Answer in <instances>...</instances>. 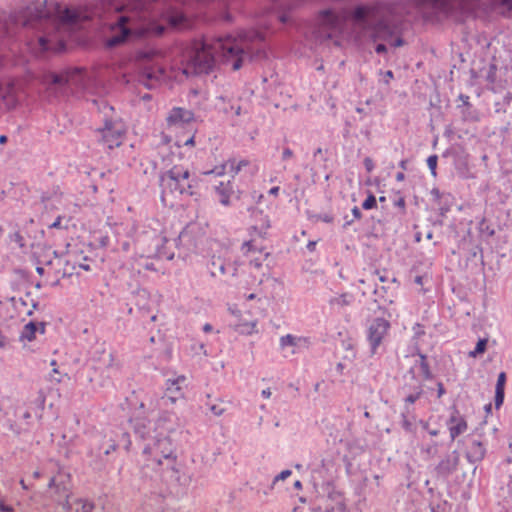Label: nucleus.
<instances>
[{
  "label": "nucleus",
  "instance_id": "26",
  "mask_svg": "<svg viewBox=\"0 0 512 512\" xmlns=\"http://www.w3.org/2000/svg\"><path fill=\"white\" fill-rule=\"evenodd\" d=\"M486 347H487V339H480L477 344H476V347L473 351H471L469 353V355L471 357H476L478 356L479 354H482L485 352L486 350Z\"/></svg>",
  "mask_w": 512,
  "mask_h": 512
},
{
  "label": "nucleus",
  "instance_id": "22",
  "mask_svg": "<svg viewBox=\"0 0 512 512\" xmlns=\"http://www.w3.org/2000/svg\"><path fill=\"white\" fill-rule=\"evenodd\" d=\"M505 383H506V374L504 372H501L498 375L496 388H495V406H496V408H499L503 404Z\"/></svg>",
  "mask_w": 512,
  "mask_h": 512
},
{
  "label": "nucleus",
  "instance_id": "19",
  "mask_svg": "<svg viewBox=\"0 0 512 512\" xmlns=\"http://www.w3.org/2000/svg\"><path fill=\"white\" fill-rule=\"evenodd\" d=\"M215 192L219 198V202L224 206H228L230 204V198L234 193L232 182L221 181L217 186H215Z\"/></svg>",
  "mask_w": 512,
  "mask_h": 512
},
{
  "label": "nucleus",
  "instance_id": "14",
  "mask_svg": "<svg viewBox=\"0 0 512 512\" xmlns=\"http://www.w3.org/2000/svg\"><path fill=\"white\" fill-rule=\"evenodd\" d=\"M193 120L194 114L192 111L175 107L170 111L167 117V124L169 127L182 128L189 125Z\"/></svg>",
  "mask_w": 512,
  "mask_h": 512
},
{
  "label": "nucleus",
  "instance_id": "48",
  "mask_svg": "<svg viewBox=\"0 0 512 512\" xmlns=\"http://www.w3.org/2000/svg\"><path fill=\"white\" fill-rule=\"evenodd\" d=\"M404 178H405V176H404V174H403L402 172H400V173H398V174L396 175V180H397V181H403V180H404Z\"/></svg>",
  "mask_w": 512,
  "mask_h": 512
},
{
  "label": "nucleus",
  "instance_id": "6",
  "mask_svg": "<svg viewBox=\"0 0 512 512\" xmlns=\"http://www.w3.org/2000/svg\"><path fill=\"white\" fill-rule=\"evenodd\" d=\"M385 10H387V7L382 3L359 5L354 8L351 14L349 13V18L352 19L356 26L368 29L372 24L380 20Z\"/></svg>",
  "mask_w": 512,
  "mask_h": 512
},
{
  "label": "nucleus",
  "instance_id": "55",
  "mask_svg": "<svg viewBox=\"0 0 512 512\" xmlns=\"http://www.w3.org/2000/svg\"><path fill=\"white\" fill-rule=\"evenodd\" d=\"M255 297H256L255 294L251 293V294L246 296V299L247 300H253V299H255Z\"/></svg>",
  "mask_w": 512,
  "mask_h": 512
},
{
  "label": "nucleus",
  "instance_id": "60",
  "mask_svg": "<svg viewBox=\"0 0 512 512\" xmlns=\"http://www.w3.org/2000/svg\"><path fill=\"white\" fill-rule=\"evenodd\" d=\"M33 476H34V478H39L40 477V472L39 471H35Z\"/></svg>",
  "mask_w": 512,
  "mask_h": 512
},
{
  "label": "nucleus",
  "instance_id": "23",
  "mask_svg": "<svg viewBox=\"0 0 512 512\" xmlns=\"http://www.w3.org/2000/svg\"><path fill=\"white\" fill-rule=\"evenodd\" d=\"M353 302V296L350 293H343L332 297L329 300V304L332 307H345L351 305Z\"/></svg>",
  "mask_w": 512,
  "mask_h": 512
},
{
  "label": "nucleus",
  "instance_id": "15",
  "mask_svg": "<svg viewBox=\"0 0 512 512\" xmlns=\"http://www.w3.org/2000/svg\"><path fill=\"white\" fill-rule=\"evenodd\" d=\"M186 381V377L181 375L175 379L167 380L166 387V396L162 398V400H169L172 404L176 402L177 399L183 397L182 392V384Z\"/></svg>",
  "mask_w": 512,
  "mask_h": 512
},
{
  "label": "nucleus",
  "instance_id": "58",
  "mask_svg": "<svg viewBox=\"0 0 512 512\" xmlns=\"http://www.w3.org/2000/svg\"><path fill=\"white\" fill-rule=\"evenodd\" d=\"M5 66L4 58H0V69Z\"/></svg>",
  "mask_w": 512,
  "mask_h": 512
},
{
  "label": "nucleus",
  "instance_id": "49",
  "mask_svg": "<svg viewBox=\"0 0 512 512\" xmlns=\"http://www.w3.org/2000/svg\"><path fill=\"white\" fill-rule=\"evenodd\" d=\"M203 330L205 332H210V331H212V326L207 323V324L204 325Z\"/></svg>",
  "mask_w": 512,
  "mask_h": 512
},
{
  "label": "nucleus",
  "instance_id": "12",
  "mask_svg": "<svg viewBox=\"0 0 512 512\" xmlns=\"http://www.w3.org/2000/svg\"><path fill=\"white\" fill-rule=\"evenodd\" d=\"M242 252L249 258L250 264L256 268L261 267L269 255L264 251L263 246L258 244L256 240L244 242L242 245Z\"/></svg>",
  "mask_w": 512,
  "mask_h": 512
},
{
  "label": "nucleus",
  "instance_id": "17",
  "mask_svg": "<svg viewBox=\"0 0 512 512\" xmlns=\"http://www.w3.org/2000/svg\"><path fill=\"white\" fill-rule=\"evenodd\" d=\"M72 74L73 73L69 71L60 74L47 73L43 76L42 82L48 86V89H52V87H63L69 83Z\"/></svg>",
  "mask_w": 512,
  "mask_h": 512
},
{
  "label": "nucleus",
  "instance_id": "31",
  "mask_svg": "<svg viewBox=\"0 0 512 512\" xmlns=\"http://www.w3.org/2000/svg\"><path fill=\"white\" fill-rule=\"evenodd\" d=\"M184 20V16L182 13H175L174 15H170L169 18H168V22L172 25V26H179L182 24Z\"/></svg>",
  "mask_w": 512,
  "mask_h": 512
},
{
  "label": "nucleus",
  "instance_id": "20",
  "mask_svg": "<svg viewBox=\"0 0 512 512\" xmlns=\"http://www.w3.org/2000/svg\"><path fill=\"white\" fill-rule=\"evenodd\" d=\"M0 100L7 107H12L16 103V91L12 82L0 83Z\"/></svg>",
  "mask_w": 512,
  "mask_h": 512
},
{
  "label": "nucleus",
  "instance_id": "41",
  "mask_svg": "<svg viewBox=\"0 0 512 512\" xmlns=\"http://www.w3.org/2000/svg\"><path fill=\"white\" fill-rule=\"evenodd\" d=\"M375 51L379 54L384 53L386 52V46L384 44H378L375 48Z\"/></svg>",
  "mask_w": 512,
  "mask_h": 512
},
{
  "label": "nucleus",
  "instance_id": "62",
  "mask_svg": "<svg viewBox=\"0 0 512 512\" xmlns=\"http://www.w3.org/2000/svg\"><path fill=\"white\" fill-rule=\"evenodd\" d=\"M20 484H21V486H22L24 489H27V486H26V484H25L24 480H21V481H20Z\"/></svg>",
  "mask_w": 512,
  "mask_h": 512
},
{
  "label": "nucleus",
  "instance_id": "50",
  "mask_svg": "<svg viewBox=\"0 0 512 512\" xmlns=\"http://www.w3.org/2000/svg\"><path fill=\"white\" fill-rule=\"evenodd\" d=\"M428 433L431 435V436H437L439 434V431L437 429H433V430H428Z\"/></svg>",
  "mask_w": 512,
  "mask_h": 512
},
{
  "label": "nucleus",
  "instance_id": "29",
  "mask_svg": "<svg viewBox=\"0 0 512 512\" xmlns=\"http://www.w3.org/2000/svg\"><path fill=\"white\" fill-rule=\"evenodd\" d=\"M437 162H438V157L437 155H431L428 157L427 159V165H428V168L430 169L431 171V174L433 176H436L437 172H436V169H437Z\"/></svg>",
  "mask_w": 512,
  "mask_h": 512
},
{
  "label": "nucleus",
  "instance_id": "33",
  "mask_svg": "<svg viewBox=\"0 0 512 512\" xmlns=\"http://www.w3.org/2000/svg\"><path fill=\"white\" fill-rule=\"evenodd\" d=\"M421 394H422L421 390H419L413 394H410L405 398V402L408 404H413L420 398Z\"/></svg>",
  "mask_w": 512,
  "mask_h": 512
},
{
  "label": "nucleus",
  "instance_id": "13",
  "mask_svg": "<svg viewBox=\"0 0 512 512\" xmlns=\"http://www.w3.org/2000/svg\"><path fill=\"white\" fill-rule=\"evenodd\" d=\"M231 314L237 319V322L233 325V329L241 335H252L258 333L257 325L258 320H246L243 319L242 313L236 308H229Z\"/></svg>",
  "mask_w": 512,
  "mask_h": 512
},
{
  "label": "nucleus",
  "instance_id": "27",
  "mask_svg": "<svg viewBox=\"0 0 512 512\" xmlns=\"http://www.w3.org/2000/svg\"><path fill=\"white\" fill-rule=\"evenodd\" d=\"M226 172H228L227 161L219 166H215L211 171L205 172V174H215L217 176H223Z\"/></svg>",
  "mask_w": 512,
  "mask_h": 512
},
{
  "label": "nucleus",
  "instance_id": "46",
  "mask_svg": "<svg viewBox=\"0 0 512 512\" xmlns=\"http://www.w3.org/2000/svg\"><path fill=\"white\" fill-rule=\"evenodd\" d=\"M0 509L3 511V512H13L12 508L11 507H8V506H5L3 504H0Z\"/></svg>",
  "mask_w": 512,
  "mask_h": 512
},
{
  "label": "nucleus",
  "instance_id": "47",
  "mask_svg": "<svg viewBox=\"0 0 512 512\" xmlns=\"http://www.w3.org/2000/svg\"><path fill=\"white\" fill-rule=\"evenodd\" d=\"M397 206L401 207V208H404L405 207V200L403 198H400L398 201H397Z\"/></svg>",
  "mask_w": 512,
  "mask_h": 512
},
{
  "label": "nucleus",
  "instance_id": "40",
  "mask_svg": "<svg viewBox=\"0 0 512 512\" xmlns=\"http://www.w3.org/2000/svg\"><path fill=\"white\" fill-rule=\"evenodd\" d=\"M498 3L507 9H512V0H498Z\"/></svg>",
  "mask_w": 512,
  "mask_h": 512
},
{
  "label": "nucleus",
  "instance_id": "11",
  "mask_svg": "<svg viewBox=\"0 0 512 512\" xmlns=\"http://www.w3.org/2000/svg\"><path fill=\"white\" fill-rule=\"evenodd\" d=\"M70 482V474L62 469H59L57 474L54 477H52L49 481V487L55 488L56 491L61 495V497L64 498L63 506L67 509H70Z\"/></svg>",
  "mask_w": 512,
  "mask_h": 512
},
{
  "label": "nucleus",
  "instance_id": "32",
  "mask_svg": "<svg viewBox=\"0 0 512 512\" xmlns=\"http://www.w3.org/2000/svg\"><path fill=\"white\" fill-rule=\"evenodd\" d=\"M50 365L53 367L52 372L50 374V380L55 381L56 383H60L62 381V379L60 377H55V374H59L58 368L56 367L57 361L52 360L50 362Z\"/></svg>",
  "mask_w": 512,
  "mask_h": 512
},
{
  "label": "nucleus",
  "instance_id": "21",
  "mask_svg": "<svg viewBox=\"0 0 512 512\" xmlns=\"http://www.w3.org/2000/svg\"><path fill=\"white\" fill-rule=\"evenodd\" d=\"M309 341L305 337H296L291 334H287L280 338V347L285 349L286 347H297L301 345H308Z\"/></svg>",
  "mask_w": 512,
  "mask_h": 512
},
{
  "label": "nucleus",
  "instance_id": "57",
  "mask_svg": "<svg viewBox=\"0 0 512 512\" xmlns=\"http://www.w3.org/2000/svg\"><path fill=\"white\" fill-rule=\"evenodd\" d=\"M279 20H280L282 23H284V22H286V21H287V18H286V16L282 15V16H280V17H279Z\"/></svg>",
  "mask_w": 512,
  "mask_h": 512
},
{
  "label": "nucleus",
  "instance_id": "59",
  "mask_svg": "<svg viewBox=\"0 0 512 512\" xmlns=\"http://www.w3.org/2000/svg\"><path fill=\"white\" fill-rule=\"evenodd\" d=\"M294 486H295L296 488H301V486H302V485H301V482L298 480V481H296V482L294 483Z\"/></svg>",
  "mask_w": 512,
  "mask_h": 512
},
{
  "label": "nucleus",
  "instance_id": "52",
  "mask_svg": "<svg viewBox=\"0 0 512 512\" xmlns=\"http://www.w3.org/2000/svg\"><path fill=\"white\" fill-rule=\"evenodd\" d=\"M399 165H400V167L403 170H405L407 168V161L406 160H402Z\"/></svg>",
  "mask_w": 512,
  "mask_h": 512
},
{
  "label": "nucleus",
  "instance_id": "43",
  "mask_svg": "<svg viewBox=\"0 0 512 512\" xmlns=\"http://www.w3.org/2000/svg\"><path fill=\"white\" fill-rule=\"evenodd\" d=\"M279 190L280 188L278 186H275V187H272L270 190H269V194L270 195H273V196H277L278 193H279Z\"/></svg>",
  "mask_w": 512,
  "mask_h": 512
},
{
  "label": "nucleus",
  "instance_id": "45",
  "mask_svg": "<svg viewBox=\"0 0 512 512\" xmlns=\"http://www.w3.org/2000/svg\"><path fill=\"white\" fill-rule=\"evenodd\" d=\"M438 396L441 397L445 393V389L442 383H438Z\"/></svg>",
  "mask_w": 512,
  "mask_h": 512
},
{
  "label": "nucleus",
  "instance_id": "37",
  "mask_svg": "<svg viewBox=\"0 0 512 512\" xmlns=\"http://www.w3.org/2000/svg\"><path fill=\"white\" fill-rule=\"evenodd\" d=\"M49 228H51V229H60V228H62V216H58L56 218V220L51 225H49Z\"/></svg>",
  "mask_w": 512,
  "mask_h": 512
},
{
  "label": "nucleus",
  "instance_id": "36",
  "mask_svg": "<svg viewBox=\"0 0 512 512\" xmlns=\"http://www.w3.org/2000/svg\"><path fill=\"white\" fill-rule=\"evenodd\" d=\"M383 75V82L385 84H389V82L393 79L394 75L391 70H388L384 73H381Z\"/></svg>",
  "mask_w": 512,
  "mask_h": 512
},
{
  "label": "nucleus",
  "instance_id": "53",
  "mask_svg": "<svg viewBox=\"0 0 512 512\" xmlns=\"http://www.w3.org/2000/svg\"><path fill=\"white\" fill-rule=\"evenodd\" d=\"M7 142V136L0 135V144H5Z\"/></svg>",
  "mask_w": 512,
  "mask_h": 512
},
{
  "label": "nucleus",
  "instance_id": "34",
  "mask_svg": "<svg viewBox=\"0 0 512 512\" xmlns=\"http://www.w3.org/2000/svg\"><path fill=\"white\" fill-rule=\"evenodd\" d=\"M210 411H211L215 416H221V415L225 412V408H224V407H222L221 405L214 404V405H211V406H210Z\"/></svg>",
  "mask_w": 512,
  "mask_h": 512
},
{
  "label": "nucleus",
  "instance_id": "3",
  "mask_svg": "<svg viewBox=\"0 0 512 512\" xmlns=\"http://www.w3.org/2000/svg\"><path fill=\"white\" fill-rule=\"evenodd\" d=\"M112 31L114 32V35L106 42L109 47L121 44L130 35L143 36L154 31H156L157 34H160L162 33L163 28L160 26H154L150 22L146 23L144 14L139 16V19L133 14L120 16L117 23L112 26Z\"/></svg>",
  "mask_w": 512,
  "mask_h": 512
},
{
  "label": "nucleus",
  "instance_id": "7",
  "mask_svg": "<svg viewBox=\"0 0 512 512\" xmlns=\"http://www.w3.org/2000/svg\"><path fill=\"white\" fill-rule=\"evenodd\" d=\"M472 2L473 0H413L414 5L420 10L431 8L445 16L470 9Z\"/></svg>",
  "mask_w": 512,
  "mask_h": 512
},
{
  "label": "nucleus",
  "instance_id": "5",
  "mask_svg": "<svg viewBox=\"0 0 512 512\" xmlns=\"http://www.w3.org/2000/svg\"><path fill=\"white\" fill-rule=\"evenodd\" d=\"M163 192L193 195L196 187L190 178V172L181 165H175L160 177Z\"/></svg>",
  "mask_w": 512,
  "mask_h": 512
},
{
  "label": "nucleus",
  "instance_id": "30",
  "mask_svg": "<svg viewBox=\"0 0 512 512\" xmlns=\"http://www.w3.org/2000/svg\"><path fill=\"white\" fill-rule=\"evenodd\" d=\"M362 207L365 210H370L376 207V198L373 194H369L368 197L363 201Z\"/></svg>",
  "mask_w": 512,
  "mask_h": 512
},
{
  "label": "nucleus",
  "instance_id": "61",
  "mask_svg": "<svg viewBox=\"0 0 512 512\" xmlns=\"http://www.w3.org/2000/svg\"><path fill=\"white\" fill-rule=\"evenodd\" d=\"M485 410H486L487 412H490V411H491V404L486 405V406H485Z\"/></svg>",
  "mask_w": 512,
  "mask_h": 512
},
{
  "label": "nucleus",
  "instance_id": "16",
  "mask_svg": "<svg viewBox=\"0 0 512 512\" xmlns=\"http://www.w3.org/2000/svg\"><path fill=\"white\" fill-rule=\"evenodd\" d=\"M448 426L450 438L452 440H454L459 435L463 434L468 428L465 418L462 415H460L459 411L457 410H455L450 416Z\"/></svg>",
  "mask_w": 512,
  "mask_h": 512
},
{
  "label": "nucleus",
  "instance_id": "2",
  "mask_svg": "<svg viewBox=\"0 0 512 512\" xmlns=\"http://www.w3.org/2000/svg\"><path fill=\"white\" fill-rule=\"evenodd\" d=\"M79 14L62 8L55 0H25V6L16 18L22 26L43 29L46 34L38 39L42 51L64 46V31L78 21Z\"/></svg>",
  "mask_w": 512,
  "mask_h": 512
},
{
  "label": "nucleus",
  "instance_id": "56",
  "mask_svg": "<svg viewBox=\"0 0 512 512\" xmlns=\"http://www.w3.org/2000/svg\"><path fill=\"white\" fill-rule=\"evenodd\" d=\"M421 424H422V427H423L424 429L429 430V424H428V422H422Z\"/></svg>",
  "mask_w": 512,
  "mask_h": 512
},
{
  "label": "nucleus",
  "instance_id": "1",
  "mask_svg": "<svg viewBox=\"0 0 512 512\" xmlns=\"http://www.w3.org/2000/svg\"><path fill=\"white\" fill-rule=\"evenodd\" d=\"M247 36L240 39L226 37L213 40L195 41L178 68L173 67V78L182 82L190 75L208 73L217 61L231 64L233 70L242 67L245 57Z\"/></svg>",
  "mask_w": 512,
  "mask_h": 512
},
{
  "label": "nucleus",
  "instance_id": "8",
  "mask_svg": "<svg viewBox=\"0 0 512 512\" xmlns=\"http://www.w3.org/2000/svg\"><path fill=\"white\" fill-rule=\"evenodd\" d=\"M147 456V465L159 466L163 460H170L173 454L172 443L168 437H163L149 443L143 450Z\"/></svg>",
  "mask_w": 512,
  "mask_h": 512
},
{
  "label": "nucleus",
  "instance_id": "35",
  "mask_svg": "<svg viewBox=\"0 0 512 512\" xmlns=\"http://www.w3.org/2000/svg\"><path fill=\"white\" fill-rule=\"evenodd\" d=\"M292 474L291 470H283L280 474H278L275 479H274V482H277L279 480H285L287 479L290 475Z\"/></svg>",
  "mask_w": 512,
  "mask_h": 512
},
{
  "label": "nucleus",
  "instance_id": "51",
  "mask_svg": "<svg viewBox=\"0 0 512 512\" xmlns=\"http://www.w3.org/2000/svg\"><path fill=\"white\" fill-rule=\"evenodd\" d=\"M403 427H404L405 430H409L410 427H411V424L407 420H405L403 422Z\"/></svg>",
  "mask_w": 512,
  "mask_h": 512
},
{
  "label": "nucleus",
  "instance_id": "9",
  "mask_svg": "<svg viewBox=\"0 0 512 512\" xmlns=\"http://www.w3.org/2000/svg\"><path fill=\"white\" fill-rule=\"evenodd\" d=\"M390 323L384 318H375L367 328V339L371 347V354L377 352L378 347L382 344L384 338L388 335Z\"/></svg>",
  "mask_w": 512,
  "mask_h": 512
},
{
  "label": "nucleus",
  "instance_id": "24",
  "mask_svg": "<svg viewBox=\"0 0 512 512\" xmlns=\"http://www.w3.org/2000/svg\"><path fill=\"white\" fill-rule=\"evenodd\" d=\"M228 173H230L233 177L237 175L243 167L249 165V161L246 159L236 160V159H228Z\"/></svg>",
  "mask_w": 512,
  "mask_h": 512
},
{
  "label": "nucleus",
  "instance_id": "63",
  "mask_svg": "<svg viewBox=\"0 0 512 512\" xmlns=\"http://www.w3.org/2000/svg\"><path fill=\"white\" fill-rule=\"evenodd\" d=\"M379 280H380L381 282H385V281H386V278H385L384 276H382V275H379Z\"/></svg>",
  "mask_w": 512,
  "mask_h": 512
},
{
  "label": "nucleus",
  "instance_id": "64",
  "mask_svg": "<svg viewBox=\"0 0 512 512\" xmlns=\"http://www.w3.org/2000/svg\"><path fill=\"white\" fill-rule=\"evenodd\" d=\"M379 200H380L381 202H384V201H385V197H384V196H381V197L379 198Z\"/></svg>",
  "mask_w": 512,
  "mask_h": 512
},
{
  "label": "nucleus",
  "instance_id": "39",
  "mask_svg": "<svg viewBox=\"0 0 512 512\" xmlns=\"http://www.w3.org/2000/svg\"><path fill=\"white\" fill-rule=\"evenodd\" d=\"M293 151L290 148H285L282 153L283 160H287L293 157Z\"/></svg>",
  "mask_w": 512,
  "mask_h": 512
},
{
  "label": "nucleus",
  "instance_id": "54",
  "mask_svg": "<svg viewBox=\"0 0 512 512\" xmlns=\"http://www.w3.org/2000/svg\"><path fill=\"white\" fill-rule=\"evenodd\" d=\"M315 244H316L315 242H309V244H308V249H309L310 251L314 250V248H315Z\"/></svg>",
  "mask_w": 512,
  "mask_h": 512
},
{
  "label": "nucleus",
  "instance_id": "42",
  "mask_svg": "<svg viewBox=\"0 0 512 512\" xmlns=\"http://www.w3.org/2000/svg\"><path fill=\"white\" fill-rule=\"evenodd\" d=\"M271 394H272V393H271V390H270L269 388L264 389V390H262V392H261V395H262L264 398H266V399L270 398V397H271Z\"/></svg>",
  "mask_w": 512,
  "mask_h": 512
},
{
  "label": "nucleus",
  "instance_id": "4",
  "mask_svg": "<svg viewBox=\"0 0 512 512\" xmlns=\"http://www.w3.org/2000/svg\"><path fill=\"white\" fill-rule=\"evenodd\" d=\"M348 20L349 12L347 9H325L320 11L318 15L321 30L337 46H340L349 35L347 30Z\"/></svg>",
  "mask_w": 512,
  "mask_h": 512
},
{
  "label": "nucleus",
  "instance_id": "38",
  "mask_svg": "<svg viewBox=\"0 0 512 512\" xmlns=\"http://www.w3.org/2000/svg\"><path fill=\"white\" fill-rule=\"evenodd\" d=\"M364 165L368 172H371L374 169V163L371 158L367 157L364 159Z\"/></svg>",
  "mask_w": 512,
  "mask_h": 512
},
{
  "label": "nucleus",
  "instance_id": "25",
  "mask_svg": "<svg viewBox=\"0 0 512 512\" xmlns=\"http://www.w3.org/2000/svg\"><path fill=\"white\" fill-rule=\"evenodd\" d=\"M194 138H195V133L194 131L190 130L189 131V135L187 138L185 139H177L176 140V145L178 147H181V146H191L193 147L195 145V141H194Z\"/></svg>",
  "mask_w": 512,
  "mask_h": 512
},
{
  "label": "nucleus",
  "instance_id": "18",
  "mask_svg": "<svg viewBox=\"0 0 512 512\" xmlns=\"http://www.w3.org/2000/svg\"><path fill=\"white\" fill-rule=\"evenodd\" d=\"M37 332L43 334L45 332V325L43 323L29 322L23 327L20 340L31 342L35 340Z\"/></svg>",
  "mask_w": 512,
  "mask_h": 512
},
{
  "label": "nucleus",
  "instance_id": "10",
  "mask_svg": "<svg viewBox=\"0 0 512 512\" xmlns=\"http://www.w3.org/2000/svg\"><path fill=\"white\" fill-rule=\"evenodd\" d=\"M100 133L101 142L108 149L119 147L123 143L125 132L119 124L106 123L105 127L100 130Z\"/></svg>",
  "mask_w": 512,
  "mask_h": 512
},
{
  "label": "nucleus",
  "instance_id": "28",
  "mask_svg": "<svg viewBox=\"0 0 512 512\" xmlns=\"http://www.w3.org/2000/svg\"><path fill=\"white\" fill-rule=\"evenodd\" d=\"M75 504L81 507V512H91L94 508L93 503L88 500L79 499Z\"/></svg>",
  "mask_w": 512,
  "mask_h": 512
},
{
  "label": "nucleus",
  "instance_id": "44",
  "mask_svg": "<svg viewBox=\"0 0 512 512\" xmlns=\"http://www.w3.org/2000/svg\"><path fill=\"white\" fill-rule=\"evenodd\" d=\"M394 47H400L403 45V40L401 38H397L393 43H391Z\"/></svg>",
  "mask_w": 512,
  "mask_h": 512
}]
</instances>
